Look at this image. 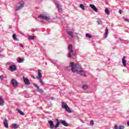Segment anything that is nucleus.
I'll list each match as a JSON object with an SVG mask.
<instances>
[{
    "label": "nucleus",
    "instance_id": "obj_1",
    "mask_svg": "<svg viewBox=\"0 0 129 129\" xmlns=\"http://www.w3.org/2000/svg\"><path fill=\"white\" fill-rule=\"evenodd\" d=\"M71 67H72V71L73 72H77L78 74H80V75H81L82 76H85V73L83 70H80L78 71V69H81V66L79 65V64H74V62H72L70 63Z\"/></svg>",
    "mask_w": 129,
    "mask_h": 129
},
{
    "label": "nucleus",
    "instance_id": "obj_2",
    "mask_svg": "<svg viewBox=\"0 0 129 129\" xmlns=\"http://www.w3.org/2000/svg\"><path fill=\"white\" fill-rule=\"evenodd\" d=\"M48 122L49 124V128L51 129L57 128V127H59V125H60V122L58 119H56V123L55 125H54V122L51 120H48Z\"/></svg>",
    "mask_w": 129,
    "mask_h": 129
},
{
    "label": "nucleus",
    "instance_id": "obj_3",
    "mask_svg": "<svg viewBox=\"0 0 129 129\" xmlns=\"http://www.w3.org/2000/svg\"><path fill=\"white\" fill-rule=\"evenodd\" d=\"M38 19H42V20H44L45 21H49L50 20V15L48 13H44L39 15L36 20H38Z\"/></svg>",
    "mask_w": 129,
    "mask_h": 129
},
{
    "label": "nucleus",
    "instance_id": "obj_4",
    "mask_svg": "<svg viewBox=\"0 0 129 129\" xmlns=\"http://www.w3.org/2000/svg\"><path fill=\"white\" fill-rule=\"evenodd\" d=\"M68 49V51H69L68 57L71 58V57L72 56V55H73V58L74 59V58H75V57H76V53H74V52H73L72 44L69 45Z\"/></svg>",
    "mask_w": 129,
    "mask_h": 129
},
{
    "label": "nucleus",
    "instance_id": "obj_5",
    "mask_svg": "<svg viewBox=\"0 0 129 129\" xmlns=\"http://www.w3.org/2000/svg\"><path fill=\"white\" fill-rule=\"evenodd\" d=\"M67 34L71 37V38L77 37V39H79V37L77 35V33H74L71 30H68L67 31Z\"/></svg>",
    "mask_w": 129,
    "mask_h": 129
},
{
    "label": "nucleus",
    "instance_id": "obj_6",
    "mask_svg": "<svg viewBox=\"0 0 129 129\" xmlns=\"http://www.w3.org/2000/svg\"><path fill=\"white\" fill-rule=\"evenodd\" d=\"M61 107L62 108H64L66 111L68 112H72L71 109L69 107H68V105H67L65 102L61 103Z\"/></svg>",
    "mask_w": 129,
    "mask_h": 129
},
{
    "label": "nucleus",
    "instance_id": "obj_7",
    "mask_svg": "<svg viewBox=\"0 0 129 129\" xmlns=\"http://www.w3.org/2000/svg\"><path fill=\"white\" fill-rule=\"evenodd\" d=\"M24 5H25V3H24V1H21L18 3V6L16 7L15 11H19V10H21L22 8L24 7Z\"/></svg>",
    "mask_w": 129,
    "mask_h": 129
},
{
    "label": "nucleus",
    "instance_id": "obj_8",
    "mask_svg": "<svg viewBox=\"0 0 129 129\" xmlns=\"http://www.w3.org/2000/svg\"><path fill=\"white\" fill-rule=\"evenodd\" d=\"M24 82L26 85H30L31 84V83L30 82V80L27 78L23 77V78Z\"/></svg>",
    "mask_w": 129,
    "mask_h": 129
},
{
    "label": "nucleus",
    "instance_id": "obj_9",
    "mask_svg": "<svg viewBox=\"0 0 129 129\" xmlns=\"http://www.w3.org/2000/svg\"><path fill=\"white\" fill-rule=\"evenodd\" d=\"M11 83L13 86H14V87H16V86H18V84H19V83H18V81L16 80L15 79H13L12 80Z\"/></svg>",
    "mask_w": 129,
    "mask_h": 129
},
{
    "label": "nucleus",
    "instance_id": "obj_10",
    "mask_svg": "<svg viewBox=\"0 0 129 129\" xmlns=\"http://www.w3.org/2000/svg\"><path fill=\"white\" fill-rule=\"evenodd\" d=\"M34 86L36 88V89L38 91V92H39V93H43L44 92V90H43L42 89H40L38 86L36 84H34Z\"/></svg>",
    "mask_w": 129,
    "mask_h": 129
},
{
    "label": "nucleus",
    "instance_id": "obj_11",
    "mask_svg": "<svg viewBox=\"0 0 129 129\" xmlns=\"http://www.w3.org/2000/svg\"><path fill=\"white\" fill-rule=\"evenodd\" d=\"M9 70L10 71H16L17 70V66H16L15 64H13L9 67Z\"/></svg>",
    "mask_w": 129,
    "mask_h": 129
},
{
    "label": "nucleus",
    "instance_id": "obj_12",
    "mask_svg": "<svg viewBox=\"0 0 129 129\" xmlns=\"http://www.w3.org/2000/svg\"><path fill=\"white\" fill-rule=\"evenodd\" d=\"M59 122V123H61L62 125H64V126H68V123L66 122V121L64 120H60Z\"/></svg>",
    "mask_w": 129,
    "mask_h": 129
},
{
    "label": "nucleus",
    "instance_id": "obj_13",
    "mask_svg": "<svg viewBox=\"0 0 129 129\" xmlns=\"http://www.w3.org/2000/svg\"><path fill=\"white\" fill-rule=\"evenodd\" d=\"M122 63L124 67H125L126 66V61L125 60V56H123L122 58Z\"/></svg>",
    "mask_w": 129,
    "mask_h": 129
},
{
    "label": "nucleus",
    "instance_id": "obj_14",
    "mask_svg": "<svg viewBox=\"0 0 129 129\" xmlns=\"http://www.w3.org/2000/svg\"><path fill=\"white\" fill-rule=\"evenodd\" d=\"M3 123L4 124V126L6 128H9V123H8V119H5L4 121L3 122Z\"/></svg>",
    "mask_w": 129,
    "mask_h": 129
},
{
    "label": "nucleus",
    "instance_id": "obj_15",
    "mask_svg": "<svg viewBox=\"0 0 129 129\" xmlns=\"http://www.w3.org/2000/svg\"><path fill=\"white\" fill-rule=\"evenodd\" d=\"M38 76L36 77L37 79H41L42 78V73H41V70H38Z\"/></svg>",
    "mask_w": 129,
    "mask_h": 129
},
{
    "label": "nucleus",
    "instance_id": "obj_16",
    "mask_svg": "<svg viewBox=\"0 0 129 129\" xmlns=\"http://www.w3.org/2000/svg\"><path fill=\"white\" fill-rule=\"evenodd\" d=\"M114 129H124V126L123 125H120L117 127V125H114Z\"/></svg>",
    "mask_w": 129,
    "mask_h": 129
},
{
    "label": "nucleus",
    "instance_id": "obj_17",
    "mask_svg": "<svg viewBox=\"0 0 129 129\" xmlns=\"http://www.w3.org/2000/svg\"><path fill=\"white\" fill-rule=\"evenodd\" d=\"M90 8H91V9H92V10H93V11H94L96 12H98V10L97 8H96V7H95V6L93 4H91L90 5Z\"/></svg>",
    "mask_w": 129,
    "mask_h": 129
},
{
    "label": "nucleus",
    "instance_id": "obj_18",
    "mask_svg": "<svg viewBox=\"0 0 129 129\" xmlns=\"http://www.w3.org/2000/svg\"><path fill=\"white\" fill-rule=\"evenodd\" d=\"M5 104V101H4V99L0 96V105L3 106Z\"/></svg>",
    "mask_w": 129,
    "mask_h": 129
},
{
    "label": "nucleus",
    "instance_id": "obj_19",
    "mask_svg": "<svg viewBox=\"0 0 129 129\" xmlns=\"http://www.w3.org/2000/svg\"><path fill=\"white\" fill-rule=\"evenodd\" d=\"M108 36V29L107 28V27H106L105 38H107Z\"/></svg>",
    "mask_w": 129,
    "mask_h": 129
},
{
    "label": "nucleus",
    "instance_id": "obj_20",
    "mask_svg": "<svg viewBox=\"0 0 129 129\" xmlns=\"http://www.w3.org/2000/svg\"><path fill=\"white\" fill-rule=\"evenodd\" d=\"M17 62H18V63H23L24 62V58L19 57L17 59Z\"/></svg>",
    "mask_w": 129,
    "mask_h": 129
},
{
    "label": "nucleus",
    "instance_id": "obj_21",
    "mask_svg": "<svg viewBox=\"0 0 129 129\" xmlns=\"http://www.w3.org/2000/svg\"><path fill=\"white\" fill-rule=\"evenodd\" d=\"M17 111H18V113H20V114H21V115H24V112H23V111H22V110H21V109H17Z\"/></svg>",
    "mask_w": 129,
    "mask_h": 129
},
{
    "label": "nucleus",
    "instance_id": "obj_22",
    "mask_svg": "<svg viewBox=\"0 0 129 129\" xmlns=\"http://www.w3.org/2000/svg\"><path fill=\"white\" fill-rule=\"evenodd\" d=\"M13 128L16 129L19 127V125L18 124H12Z\"/></svg>",
    "mask_w": 129,
    "mask_h": 129
},
{
    "label": "nucleus",
    "instance_id": "obj_23",
    "mask_svg": "<svg viewBox=\"0 0 129 129\" xmlns=\"http://www.w3.org/2000/svg\"><path fill=\"white\" fill-rule=\"evenodd\" d=\"M86 37L87 38H89V39H91V38H92V35H91L89 33H87L86 34Z\"/></svg>",
    "mask_w": 129,
    "mask_h": 129
},
{
    "label": "nucleus",
    "instance_id": "obj_24",
    "mask_svg": "<svg viewBox=\"0 0 129 129\" xmlns=\"http://www.w3.org/2000/svg\"><path fill=\"white\" fill-rule=\"evenodd\" d=\"M80 8L83 11H84V10H85V8H84V5H83V4H80Z\"/></svg>",
    "mask_w": 129,
    "mask_h": 129
},
{
    "label": "nucleus",
    "instance_id": "obj_25",
    "mask_svg": "<svg viewBox=\"0 0 129 129\" xmlns=\"http://www.w3.org/2000/svg\"><path fill=\"white\" fill-rule=\"evenodd\" d=\"M55 5L56 6V7H57L59 11H62V9H61L60 5H59L58 3H55Z\"/></svg>",
    "mask_w": 129,
    "mask_h": 129
},
{
    "label": "nucleus",
    "instance_id": "obj_26",
    "mask_svg": "<svg viewBox=\"0 0 129 129\" xmlns=\"http://www.w3.org/2000/svg\"><path fill=\"white\" fill-rule=\"evenodd\" d=\"M105 14H106V15H109V14H110L109 10H108V8H106L105 9Z\"/></svg>",
    "mask_w": 129,
    "mask_h": 129
},
{
    "label": "nucleus",
    "instance_id": "obj_27",
    "mask_svg": "<svg viewBox=\"0 0 129 129\" xmlns=\"http://www.w3.org/2000/svg\"><path fill=\"white\" fill-rule=\"evenodd\" d=\"M83 89H84L85 90L87 89L88 88V86L87 85H84L82 87Z\"/></svg>",
    "mask_w": 129,
    "mask_h": 129
},
{
    "label": "nucleus",
    "instance_id": "obj_28",
    "mask_svg": "<svg viewBox=\"0 0 129 129\" xmlns=\"http://www.w3.org/2000/svg\"><path fill=\"white\" fill-rule=\"evenodd\" d=\"M29 40H35V36H29Z\"/></svg>",
    "mask_w": 129,
    "mask_h": 129
},
{
    "label": "nucleus",
    "instance_id": "obj_29",
    "mask_svg": "<svg viewBox=\"0 0 129 129\" xmlns=\"http://www.w3.org/2000/svg\"><path fill=\"white\" fill-rule=\"evenodd\" d=\"M97 23L98 25H102V21H101V20H98L97 21Z\"/></svg>",
    "mask_w": 129,
    "mask_h": 129
},
{
    "label": "nucleus",
    "instance_id": "obj_30",
    "mask_svg": "<svg viewBox=\"0 0 129 129\" xmlns=\"http://www.w3.org/2000/svg\"><path fill=\"white\" fill-rule=\"evenodd\" d=\"M90 122L91 125H94V121L93 120H91Z\"/></svg>",
    "mask_w": 129,
    "mask_h": 129
},
{
    "label": "nucleus",
    "instance_id": "obj_31",
    "mask_svg": "<svg viewBox=\"0 0 129 129\" xmlns=\"http://www.w3.org/2000/svg\"><path fill=\"white\" fill-rule=\"evenodd\" d=\"M13 38L14 40H17V36H16V34H14L13 35Z\"/></svg>",
    "mask_w": 129,
    "mask_h": 129
},
{
    "label": "nucleus",
    "instance_id": "obj_32",
    "mask_svg": "<svg viewBox=\"0 0 129 129\" xmlns=\"http://www.w3.org/2000/svg\"><path fill=\"white\" fill-rule=\"evenodd\" d=\"M4 78H5V77H4V76H3V75L0 76V79H1V80H4Z\"/></svg>",
    "mask_w": 129,
    "mask_h": 129
},
{
    "label": "nucleus",
    "instance_id": "obj_33",
    "mask_svg": "<svg viewBox=\"0 0 129 129\" xmlns=\"http://www.w3.org/2000/svg\"><path fill=\"white\" fill-rule=\"evenodd\" d=\"M39 80H40V83H41V84H44V82L43 81V80H42V79H39Z\"/></svg>",
    "mask_w": 129,
    "mask_h": 129
},
{
    "label": "nucleus",
    "instance_id": "obj_34",
    "mask_svg": "<svg viewBox=\"0 0 129 129\" xmlns=\"http://www.w3.org/2000/svg\"><path fill=\"white\" fill-rule=\"evenodd\" d=\"M124 21L125 22H127L128 23H129V19L127 18H124Z\"/></svg>",
    "mask_w": 129,
    "mask_h": 129
},
{
    "label": "nucleus",
    "instance_id": "obj_35",
    "mask_svg": "<svg viewBox=\"0 0 129 129\" xmlns=\"http://www.w3.org/2000/svg\"><path fill=\"white\" fill-rule=\"evenodd\" d=\"M19 46H20V47H22V48L24 47V45H23V44H22V43H20V44H19Z\"/></svg>",
    "mask_w": 129,
    "mask_h": 129
},
{
    "label": "nucleus",
    "instance_id": "obj_36",
    "mask_svg": "<svg viewBox=\"0 0 129 129\" xmlns=\"http://www.w3.org/2000/svg\"><path fill=\"white\" fill-rule=\"evenodd\" d=\"M50 99H51V100H55V97H51L50 98Z\"/></svg>",
    "mask_w": 129,
    "mask_h": 129
},
{
    "label": "nucleus",
    "instance_id": "obj_37",
    "mask_svg": "<svg viewBox=\"0 0 129 129\" xmlns=\"http://www.w3.org/2000/svg\"><path fill=\"white\" fill-rule=\"evenodd\" d=\"M3 57H4V55L0 54V58H3Z\"/></svg>",
    "mask_w": 129,
    "mask_h": 129
},
{
    "label": "nucleus",
    "instance_id": "obj_38",
    "mask_svg": "<svg viewBox=\"0 0 129 129\" xmlns=\"http://www.w3.org/2000/svg\"><path fill=\"white\" fill-rule=\"evenodd\" d=\"M4 51V49H0V53H2Z\"/></svg>",
    "mask_w": 129,
    "mask_h": 129
},
{
    "label": "nucleus",
    "instance_id": "obj_39",
    "mask_svg": "<svg viewBox=\"0 0 129 129\" xmlns=\"http://www.w3.org/2000/svg\"><path fill=\"white\" fill-rule=\"evenodd\" d=\"M122 13V11L121 10H119V13H120V14H121Z\"/></svg>",
    "mask_w": 129,
    "mask_h": 129
},
{
    "label": "nucleus",
    "instance_id": "obj_40",
    "mask_svg": "<svg viewBox=\"0 0 129 129\" xmlns=\"http://www.w3.org/2000/svg\"><path fill=\"white\" fill-rule=\"evenodd\" d=\"M36 31H38V28H35L34 29V32H36Z\"/></svg>",
    "mask_w": 129,
    "mask_h": 129
},
{
    "label": "nucleus",
    "instance_id": "obj_41",
    "mask_svg": "<svg viewBox=\"0 0 129 129\" xmlns=\"http://www.w3.org/2000/svg\"><path fill=\"white\" fill-rule=\"evenodd\" d=\"M127 125L129 126V121L127 122Z\"/></svg>",
    "mask_w": 129,
    "mask_h": 129
},
{
    "label": "nucleus",
    "instance_id": "obj_42",
    "mask_svg": "<svg viewBox=\"0 0 129 129\" xmlns=\"http://www.w3.org/2000/svg\"><path fill=\"white\" fill-rule=\"evenodd\" d=\"M119 39L120 41H121V38H119Z\"/></svg>",
    "mask_w": 129,
    "mask_h": 129
},
{
    "label": "nucleus",
    "instance_id": "obj_43",
    "mask_svg": "<svg viewBox=\"0 0 129 129\" xmlns=\"http://www.w3.org/2000/svg\"><path fill=\"white\" fill-rule=\"evenodd\" d=\"M123 72H124V70H123Z\"/></svg>",
    "mask_w": 129,
    "mask_h": 129
},
{
    "label": "nucleus",
    "instance_id": "obj_44",
    "mask_svg": "<svg viewBox=\"0 0 129 129\" xmlns=\"http://www.w3.org/2000/svg\"><path fill=\"white\" fill-rule=\"evenodd\" d=\"M20 34H22V32H21Z\"/></svg>",
    "mask_w": 129,
    "mask_h": 129
}]
</instances>
